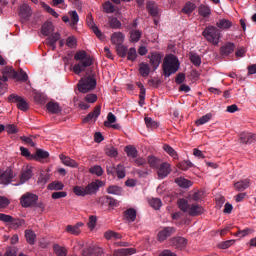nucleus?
<instances>
[{
  "label": "nucleus",
  "instance_id": "f257e3e1",
  "mask_svg": "<svg viewBox=\"0 0 256 256\" xmlns=\"http://www.w3.org/2000/svg\"><path fill=\"white\" fill-rule=\"evenodd\" d=\"M74 60L78 61L73 66V72L75 75H81L84 71L87 70V67H91L93 65V56L87 54L85 50H79L74 55Z\"/></svg>",
  "mask_w": 256,
  "mask_h": 256
},
{
  "label": "nucleus",
  "instance_id": "f03ea898",
  "mask_svg": "<svg viewBox=\"0 0 256 256\" xmlns=\"http://www.w3.org/2000/svg\"><path fill=\"white\" fill-rule=\"evenodd\" d=\"M180 63L177 56L173 54L167 55L162 64V70L164 77H171V75H175L176 72L179 71Z\"/></svg>",
  "mask_w": 256,
  "mask_h": 256
},
{
  "label": "nucleus",
  "instance_id": "7ed1b4c3",
  "mask_svg": "<svg viewBox=\"0 0 256 256\" xmlns=\"http://www.w3.org/2000/svg\"><path fill=\"white\" fill-rule=\"evenodd\" d=\"M178 206L183 213H188L190 217H199V215H203V213H205V208H203V206L197 203L189 204L186 199H179Z\"/></svg>",
  "mask_w": 256,
  "mask_h": 256
},
{
  "label": "nucleus",
  "instance_id": "20e7f679",
  "mask_svg": "<svg viewBox=\"0 0 256 256\" xmlns=\"http://www.w3.org/2000/svg\"><path fill=\"white\" fill-rule=\"evenodd\" d=\"M202 36L208 43L219 45V41L221 40V30L213 25H209L203 30Z\"/></svg>",
  "mask_w": 256,
  "mask_h": 256
},
{
  "label": "nucleus",
  "instance_id": "39448f33",
  "mask_svg": "<svg viewBox=\"0 0 256 256\" xmlns=\"http://www.w3.org/2000/svg\"><path fill=\"white\" fill-rule=\"evenodd\" d=\"M95 87H97L95 75L82 78L78 83V91H80V93H89V91H93Z\"/></svg>",
  "mask_w": 256,
  "mask_h": 256
},
{
  "label": "nucleus",
  "instance_id": "423d86ee",
  "mask_svg": "<svg viewBox=\"0 0 256 256\" xmlns=\"http://www.w3.org/2000/svg\"><path fill=\"white\" fill-rule=\"evenodd\" d=\"M38 201L39 196L31 192H26L20 197V205L24 207V209H28L29 207H37Z\"/></svg>",
  "mask_w": 256,
  "mask_h": 256
},
{
  "label": "nucleus",
  "instance_id": "0eeeda50",
  "mask_svg": "<svg viewBox=\"0 0 256 256\" xmlns=\"http://www.w3.org/2000/svg\"><path fill=\"white\" fill-rule=\"evenodd\" d=\"M2 73H5L8 75V77H11L12 79H17V81H22L25 83V81L29 80V76L27 75V72L23 71V69H19V71H16L12 67H5L2 70Z\"/></svg>",
  "mask_w": 256,
  "mask_h": 256
},
{
  "label": "nucleus",
  "instance_id": "6e6552de",
  "mask_svg": "<svg viewBox=\"0 0 256 256\" xmlns=\"http://www.w3.org/2000/svg\"><path fill=\"white\" fill-rule=\"evenodd\" d=\"M0 221H3V223H11L12 229H19V227H23V225H25V220L14 218L7 214H0Z\"/></svg>",
  "mask_w": 256,
  "mask_h": 256
},
{
  "label": "nucleus",
  "instance_id": "1a4fd4ad",
  "mask_svg": "<svg viewBox=\"0 0 256 256\" xmlns=\"http://www.w3.org/2000/svg\"><path fill=\"white\" fill-rule=\"evenodd\" d=\"M8 101H10V103H16L17 109L20 111H29V103L17 94H11L8 97Z\"/></svg>",
  "mask_w": 256,
  "mask_h": 256
},
{
  "label": "nucleus",
  "instance_id": "9d476101",
  "mask_svg": "<svg viewBox=\"0 0 256 256\" xmlns=\"http://www.w3.org/2000/svg\"><path fill=\"white\" fill-rule=\"evenodd\" d=\"M148 59H150V65L153 71H157V69H159V65H161L163 55L159 52H151L150 55H148Z\"/></svg>",
  "mask_w": 256,
  "mask_h": 256
},
{
  "label": "nucleus",
  "instance_id": "9b49d317",
  "mask_svg": "<svg viewBox=\"0 0 256 256\" xmlns=\"http://www.w3.org/2000/svg\"><path fill=\"white\" fill-rule=\"evenodd\" d=\"M13 170L11 168H7L5 171L0 170V183L3 185H9L13 181Z\"/></svg>",
  "mask_w": 256,
  "mask_h": 256
},
{
  "label": "nucleus",
  "instance_id": "f8f14e48",
  "mask_svg": "<svg viewBox=\"0 0 256 256\" xmlns=\"http://www.w3.org/2000/svg\"><path fill=\"white\" fill-rule=\"evenodd\" d=\"M157 169L158 179H165L171 173V165L167 162H163Z\"/></svg>",
  "mask_w": 256,
  "mask_h": 256
},
{
  "label": "nucleus",
  "instance_id": "ddd939ff",
  "mask_svg": "<svg viewBox=\"0 0 256 256\" xmlns=\"http://www.w3.org/2000/svg\"><path fill=\"white\" fill-rule=\"evenodd\" d=\"M86 24L88 25V27H90V29H92L93 33H95L98 39H103V33H101V30H99L97 25H95V21L93 20L92 14L87 15Z\"/></svg>",
  "mask_w": 256,
  "mask_h": 256
},
{
  "label": "nucleus",
  "instance_id": "4468645a",
  "mask_svg": "<svg viewBox=\"0 0 256 256\" xmlns=\"http://www.w3.org/2000/svg\"><path fill=\"white\" fill-rule=\"evenodd\" d=\"M19 17L22 23H26L31 17V7L27 4H23L19 8Z\"/></svg>",
  "mask_w": 256,
  "mask_h": 256
},
{
  "label": "nucleus",
  "instance_id": "2eb2a0df",
  "mask_svg": "<svg viewBox=\"0 0 256 256\" xmlns=\"http://www.w3.org/2000/svg\"><path fill=\"white\" fill-rule=\"evenodd\" d=\"M105 185V182L101 180H96L86 186V193L87 195H94V193H97L100 187H103Z\"/></svg>",
  "mask_w": 256,
  "mask_h": 256
},
{
  "label": "nucleus",
  "instance_id": "dca6fc26",
  "mask_svg": "<svg viewBox=\"0 0 256 256\" xmlns=\"http://www.w3.org/2000/svg\"><path fill=\"white\" fill-rule=\"evenodd\" d=\"M240 143H243V145H251V143H255L256 141V134H253L251 132H243L240 134Z\"/></svg>",
  "mask_w": 256,
  "mask_h": 256
},
{
  "label": "nucleus",
  "instance_id": "f3484780",
  "mask_svg": "<svg viewBox=\"0 0 256 256\" xmlns=\"http://www.w3.org/2000/svg\"><path fill=\"white\" fill-rule=\"evenodd\" d=\"M83 256H101L103 255V248L97 246H90L82 251Z\"/></svg>",
  "mask_w": 256,
  "mask_h": 256
},
{
  "label": "nucleus",
  "instance_id": "a211bd4d",
  "mask_svg": "<svg viewBox=\"0 0 256 256\" xmlns=\"http://www.w3.org/2000/svg\"><path fill=\"white\" fill-rule=\"evenodd\" d=\"M175 233V228L165 227L158 233V241L163 243L168 237H171Z\"/></svg>",
  "mask_w": 256,
  "mask_h": 256
},
{
  "label": "nucleus",
  "instance_id": "6ab92c4d",
  "mask_svg": "<svg viewBox=\"0 0 256 256\" xmlns=\"http://www.w3.org/2000/svg\"><path fill=\"white\" fill-rule=\"evenodd\" d=\"M101 115V105L95 106L94 110L90 112L84 119L83 123H89L90 121H97Z\"/></svg>",
  "mask_w": 256,
  "mask_h": 256
},
{
  "label": "nucleus",
  "instance_id": "aec40b11",
  "mask_svg": "<svg viewBox=\"0 0 256 256\" xmlns=\"http://www.w3.org/2000/svg\"><path fill=\"white\" fill-rule=\"evenodd\" d=\"M61 39V34L59 32L53 33L46 39V45L52 48V51L57 49V41Z\"/></svg>",
  "mask_w": 256,
  "mask_h": 256
},
{
  "label": "nucleus",
  "instance_id": "412c9836",
  "mask_svg": "<svg viewBox=\"0 0 256 256\" xmlns=\"http://www.w3.org/2000/svg\"><path fill=\"white\" fill-rule=\"evenodd\" d=\"M170 244L173 247H176V249H183L184 247H187V239L181 236L174 237L170 240Z\"/></svg>",
  "mask_w": 256,
  "mask_h": 256
},
{
  "label": "nucleus",
  "instance_id": "4be33fe9",
  "mask_svg": "<svg viewBox=\"0 0 256 256\" xmlns=\"http://www.w3.org/2000/svg\"><path fill=\"white\" fill-rule=\"evenodd\" d=\"M216 27L221 31H227L233 27V22L229 19L222 18L216 22Z\"/></svg>",
  "mask_w": 256,
  "mask_h": 256
},
{
  "label": "nucleus",
  "instance_id": "5701e85b",
  "mask_svg": "<svg viewBox=\"0 0 256 256\" xmlns=\"http://www.w3.org/2000/svg\"><path fill=\"white\" fill-rule=\"evenodd\" d=\"M235 51V43L233 42H227L224 46L220 48V55L223 57H227L231 55Z\"/></svg>",
  "mask_w": 256,
  "mask_h": 256
},
{
  "label": "nucleus",
  "instance_id": "b1692460",
  "mask_svg": "<svg viewBox=\"0 0 256 256\" xmlns=\"http://www.w3.org/2000/svg\"><path fill=\"white\" fill-rule=\"evenodd\" d=\"M31 177H33V171L31 170V168L22 170V172L20 174L19 183L15 184V185H24V183H27V181H29V179H31Z\"/></svg>",
  "mask_w": 256,
  "mask_h": 256
},
{
  "label": "nucleus",
  "instance_id": "393cba45",
  "mask_svg": "<svg viewBox=\"0 0 256 256\" xmlns=\"http://www.w3.org/2000/svg\"><path fill=\"white\" fill-rule=\"evenodd\" d=\"M59 157H60V161H62L63 165H66V167H73V168L79 167V164L77 163V161L71 159L69 156L60 154Z\"/></svg>",
  "mask_w": 256,
  "mask_h": 256
},
{
  "label": "nucleus",
  "instance_id": "a878e982",
  "mask_svg": "<svg viewBox=\"0 0 256 256\" xmlns=\"http://www.w3.org/2000/svg\"><path fill=\"white\" fill-rule=\"evenodd\" d=\"M198 14L200 15V17H203L204 19L211 17V7L205 4H201L198 7Z\"/></svg>",
  "mask_w": 256,
  "mask_h": 256
},
{
  "label": "nucleus",
  "instance_id": "bb28decb",
  "mask_svg": "<svg viewBox=\"0 0 256 256\" xmlns=\"http://www.w3.org/2000/svg\"><path fill=\"white\" fill-rule=\"evenodd\" d=\"M175 183H177L178 187H181L182 189H189V187L193 186V182L191 180L185 179L184 177L176 178Z\"/></svg>",
  "mask_w": 256,
  "mask_h": 256
},
{
  "label": "nucleus",
  "instance_id": "cd10ccee",
  "mask_svg": "<svg viewBox=\"0 0 256 256\" xmlns=\"http://www.w3.org/2000/svg\"><path fill=\"white\" fill-rule=\"evenodd\" d=\"M125 41V35L121 32H115L111 35V43L113 45H121Z\"/></svg>",
  "mask_w": 256,
  "mask_h": 256
},
{
  "label": "nucleus",
  "instance_id": "c85d7f7f",
  "mask_svg": "<svg viewBox=\"0 0 256 256\" xmlns=\"http://www.w3.org/2000/svg\"><path fill=\"white\" fill-rule=\"evenodd\" d=\"M137 250L135 248H121L114 252L115 256H128V255H135Z\"/></svg>",
  "mask_w": 256,
  "mask_h": 256
},
{
  "label": "nucleus",
  "instance_id": "c756f323",
  "mask_svg": "<svg viewBox=\"0 0 256 256\" xmlns=\"http://www.w3.org/2000/svg\"><path fill=\"white\" fill-rule=\"evenodd\" d=\"M124 217L129 223H133L135 222V219H137V211L134 208H129L124 211Z\"/></svg>",
  "mask_w": 256,
  "mask_h": 256
},
{
  "label": "nucleus",
  "instance_id": "7c9ffc66",
  "mask_svg": "<svg viewBox=\"0 0 256 256\" xmlns=\"http://www.w3.org/2000/svg\"><path fill=\"white\" fill-rule=\"evenodd\" d=\"M249 185H251V181L249 179H244L242 181H238L234 184L236 191H245V189H249Z\"/></svg>",
  "mask_w": 256,
  "mask_h": 256
},
{
  "label": "nucleus",
  "instance_id": "2f4dec72",
  "mask_svg": "<svg viewBox=\"0 0 256 256\" xmlns=\"http://www.w3.org/2000/svg\"><path fill=\"white\" fill-rule=\"evenodd\" d=\"M142 35H143V32H141L140 30L131 29L130 30V41H131V43H139Z\"/></svg>",
  "mask_w": 256,
  "mask_h": 256
},
{
  "label": "nucleus",
  "instance_id": "473e14b6",
  "mask_svg": "<svg viewBox=\"0 0 256 256\" xmlns=\"http://www.w3.org/2000/svg\"><path fill=\"white\" fill-rule=\"evenodd\" d=\"M195 9H197V5L191 1H188L185 3L181 11L184 13V15H191Z\"/></svg>",
  "mask_w": 256,
  "mask_h": 256
},
{
  "label": "nucleus",
  "instance_id": "72a5a7b5",
  "mask_svg": "<svg viewBox=\"0 0 256 256\" xmlns=\"http://www.w3.org/2000/svg\"><path fill=\"white\" fill-rule=\"evenodd\" d=\"M46 108L48 109L49 113H53L54 115L61 113V106H59V103L57 102H48Z\"/></svg>",
  "mask_w": 256,
  "mask_h": 256
},
{
  "label": "nucleus",
  "instance_id": "f704fd0d",
  "mask_svg": "<svg viewBox=\"0 0 256 256\" xmlns=\"http://www.w3.org/2000/svg\"><path fill=\"white\" fill-rule=\"evenodd\" d=\"M124 151L127 154V157H131L132 159H137V156L139 155V151H137V148L133 145L126 146Z\"/></svg>",
  "mask_w": 256,
  "mask_h": 256
},
{
  "label": "nucleus",
  "instance_id": "c9c22d12",
  "mask_svg": "<svg viewBox=\"0 0 256 256\" xmlns=\"http://www.w3.org/2000/svg\"><path fill=\"white\" fill-rule=\"evenodd\" d=\"M139 73L142 77H149V73H151V67L149 64L142 62L139 64Z\"/></svg>",
  "mask_w": 256,
  "mask_h": 256
},
{
  "label": "nucleus",
  "instance_id": "e433bc0d",
  "mask_svg": "<svg viewBox=\"0 0 256 256\" xmlns=\"http://www.w3.org/2000/svg\"><path fill=\"white\" fill-rule=\"evenodd\" d=\"M147 11L152 17H157V15H159V8L157 7V4H155V2L147 3Z\"/></svg>",
  "mask_w": 256,
  "mask_h": 256
},
{
  "label": "nucleus",
  "instance_id": "4c0bfd02",
  "mask_svg": "<svg viewBox=\"0 0 256 256\" xmlns=\"http://www.w3.org/2000/svg\"><path fill=\"white\" fill-rule=\"evenodd\" d=\"M148 165L152 168V169H157L162 163H161V159L150 155L148 156Z\"/></svg>",
  "mask_w": 256,
  "mask_h": 256
},
{
  "label": "nucleus",
  "instance_id": "58836bf2",
  "mask_svg": "<svg viewBox=\"0 0 256 256\" xmlns=\"http://www.w3.org/2000/svg\"><path fill=\"white\" fill-rule=\"evenodd\" d=\"M41 33H42V35H44L45 37H48V35H51V33H53V23H51V22H45V23L42 25Z\"/></svg>",
  "mask_w": 256,
  "mask_h": 256
},
{
  "label": "nucleus",
  "instance_id": "ea45409f",
  "mask_svg": "<svg viewBox=\"0 0 256 256\" xmlns=\"http://www.w3.org/2000/svg\"><path fill=\"white\" fill-rule=\"evenodd\" d=\"M53 251L56 256H66L67 255V248H65L59 244L53 245Z\"/></svg>",
  "mask_w": 256,
  "mask_h": 256
},
{
  "label": "nucleus",
  "instance_id": "a19ab883",
  "mask_svg": "<svg viewBox=\"0 0 256 256\" xmlns=\"http://www.w3.org/2000/svg\"><path fill=\"white\" fill-rule=\"evenodd\" d=\"M25 237L29 245H35V239H37V236L35 235V232H33V230H26Z\"/></svg>",
  "mask_w": 256,
  "mask_h": 256
},
{
  "label": "nucleus",
  "instance_id": "79ce46f5",
  "mask_svg": "<svg viewBox=\"0 0 256 256\" xmlns=\"http://www.w3.org/2000/svg\"><path fill=\"white\" fill-rule=\"evenodd\" d=\"M107 193H109L110 195H121L123 193V188L112 185L107 188Z\"/></svg>",
  "mask_w": 256,
  "mask_h": 256
},
{
  "label": "nucleus",
  "instance_id": "37998d69",
  "mask_svg": "<svg viewBox=\"0 0 256 256\" xmlns=\"http://www.w3.org/2000/svg\"><path fill=\"white\" fill-rule=\"evenodd\" d=\"M163 149L170 157H173L174 159H179V155L177 154V151L173 149V147L169 146L168 144H164Z\"/></svg>",
  "mask_w": 256,
  "mask_h": 256
},
{
  "label": "nucleus",
  "instance_id": "c03bdc74",
  "mask_svg": "<svg viewBox=\"0 0 256 256\" xmlns=\"http://www.w3.org/2000/svg\"><path fill=\"white\" fill-rule=\"evenodd\" d=\"M63 187H65V185L59 181H54L48 185L50 191H62Z\"/></svg>",
  "mask_w": 256,
  "mask_h": 256
},
{
  "label": "nucleus",
  "instance_id": "a18cd8bd",
  "mask_svg": "<svg viewBox=\"0 0 256 256\" xmlns=\"http://www.w3.org/2000/svg\"><path fill=\"white\" fill-rule=\"evenodd\" d=\"M144 121L149 129H157L159 127V122L153 120L151 117H145Z\"/></svg>",
  "mask_w": 256,
  "mask_h": 256
},
{
  "label": "nucleus",
  "instance_id": "49530a36",
  "mask_svg": "<svg viewBox=\"0 0 256 256\" xmlns=\"http://www.w3.org/2000/svg\"><path fill=\"white\" fill-rule=\"evenodd\" d=\"M116 51L119 55V57H122L123 59H125V57H127V46L123 45V44H118L116 47Z\"/></svg>",
  "mask_w": 256,
  "mask_h": 256
},
{
  "label": "nucleus",
  "instance_id": "de8ad7c7",
  "mask_svg": "<svg viewBox=\"0 0 256 256\" xmlns=\"http://www.w3.org/2000/svg\"><path fill=\"white\" fill-rule=\"evenodd\" d=\"M190 61L195 65V67L201 66V56H199L197 53H190Z\"/></svg>",
  "mask_w": 256,
  "mask_h": 256
},
{
  "label": "nucleus",
  "instance_id": "09e8293b",
  "mask_svg": "<svg viewBox=\"0 0 256 256\" xmlns=\"http://www.w3.org/2000/svg\"><path fill=\"white\" fill-rule=\"evenodd\" d=\"M212 117L213 115H211V113H208L202 116L201 118H199L198 120H196V125L198 126L205 125V123H209V121H211Z\"/></svg>",
  "mask_w": 256,
  "mask_h": 256
},
{
  "label": "nucleus",
  "instance_id": "8fccbe9b",
  "mask_svg": "<svg viewBox=\"0 0 256 256\" xmlns=\"http://www.w3.org/2000/svg\"><path fill=\"white\" fill-rule=\"evenodd\" d=\"M89 173H91V175H97V177H101V175H103L104 171L101 166L95 165L89 169Z\"/></svg>",
  "mask_w": 256,
  "mask_h": 256
},
{
  "label": "nucleus",
  "instance_id": "3c124183",
  "mask_svg": "<svg viewBox=\"0 0 256 256\" xmlns=\"http://www.w3.org/2000/svg\"><path fill=\"white\" fill-rule=\"evenodd\" d=\"M73 192L75 193V195H77V197H85V195H88L87 189L82 186H75L73 188Z\"/></svg>",
  "mask_w": 256,
  "mask_h": 256
},
{
  "label": "nucleus",
  "instance_id": "603ef678",
  "mask_svg": "<svg viewBox=\"0 0 256 256\" xmlns=\"http://www.w3.org/2000/svg\"><path fill=\"white\" fill-rule=\"evenodd\" d=\"M41 7L44 8L49 13V15H52V17H55L56 19L59 17V14L55 12V9L51 8V6L45 2H41Z\"/></svg>",
  "mask_w": 256,
  "mask_h": 256
},
{
  "label": "nucleus",
  "instance_id": "864d4df0",
  "mask_svg": "<svg viewBox=\"0 0 256 256\" xmlns=\"http://www.w3.org/2000/svg\"><path fill=\"white\" fill-rule=\"evenodd\" d=\"M103 11H104V13L111 14L115 11V5H113V3H111V1H106L103 4Z\"/></svg>",
  "mask_w": 256,
  "mask_h": 256
},
{
  "label": "nucleus",
  "instance_id": "5fc2aeb1",
  "mask_svg": "<svg viewBox=\"0 0 256 256\" xmlns=\"http://www.w3.org/2000/svg\"><path fill=\"white\" fill-rule=\"evenodd\" d=\"M116 175L118 179H125V166L118 164L116 167Z\"/></svg>",
  "mask_w": 256,
  "mask_h": 256
},
{
  "label": "nucleus",
  "instance_id": "6e6d98bb",
  "mask_svg": "<svg viewBox=\"0 0 256 256\" xmlns=\"http://www.w3.org/2000/svg\"><path fill=\"white\" fill-rule=\"evenodd\" d=\"M127 59L128 61H135V59H137V49H135V47L130 48L127 51Z\"/></svg>",
  "mask_w": 256,
  "mask_h": 256
},
{
  "label": "nucleus",
  "instance_id": "4d7b16f0",
  "mask_svg": "<svg viewBox=\"0 0 256 256\" xmlns=\"http://www.w3.org/2000/svg\"><path fill=\"white\" fill-rule=\"evenodd\" d=\"M117 121V117L112 112L108 113L107 115V121L104 122V125L106 127H111L112 123H115Z\"/></svg>",
  "mask_w": 256,
  "mask_h": 256
},
{
  "label": "nucleus",
  "instance_id": "13d9d810",
  "mask_svg": "<svg viewBox=\"0 0 256 256\" xmlns=\"http://www.w3.org/2000/svg\"><path fill=\"white\" fill-rule=\"evenodd\" d=\"M179 169H181L182 171H187L188 169H191V167H193V164L191 161L186 160V161H182L178 164Z\"/></svg>",
  "mask_w": 256,
  "mask_h": 256
},
{
  "label": "nucleus",
  "instance_id": "bf43d9fd",
  "mask_svg": "<svg viewBox=\"0 0 256 256\" xmlns=\"http://www.w3.org/2000/svg\"><path fill=\"white\" fill-rule=\"evenodd\" d=\"M149 204L151 205V207H153V209H161V206L163 205L161 199L159 198H152L149 201Z\"/></svg>",
  "mask_w": 256,
  "mask_h": 256
},
{
  "label": "nucleus",
  "instance_id": "052dcab7",
  "mask_svg": "<svg viewBox=\"0 0 256 256\" xmlns=\"http://www.w3.org/2000/svg\"><path fill=\"white\" fill-rule=\"evenodd\" d=\"M66 231L70 233V235H79L81 233V229H78L76 225H68Z\"/></svg>",
  "mask_w": 256,
  "mask_h": 256
},
{
  "label": "nucleus",
  "instance_id": "680f3d73",
  "mask_svg": "<svg viewBox=\"0 0 256 256\" xmlns=\"http://www.w3.org/2000/svg\"><path fill=\"white\" fill-rule=\"evenodd\" d=\"M109 25L112 29H121V21L115 17L110 18Z\"/></svg>",
  "mask_w": 256,
  "mask_h": 256
},
{
  "label": "nucleus",
  "instance_id": "e2e57ef3",
  "mask_svg": "<svg viewBox=\"0 0 256 256\" xmlns=\"http://www.w3.org/2000/svg\"><path fill=\"white\" fill-rule=\"evenodd\" d=\"M11 205L9 198L5 196H0V209H7Z\"/></svg>",
  "mask_w": 256,
  "mask_h": 256
},
{
  "label": "nucleus",
  "instance_id": "0e129e2a",
  "mask_svg": "<svg viewBox=\"0 0 256 256\" xmlns=\"http://www.w3.org/2000/svg\"><path fill=\"white\" fill-rule=\"evenodd\" d=\"M232 245H235V240H227L221 242L218 244V247L219 249H229V247H232Z\"/></svg>",
  "mask_w": 256,
  "mask_h": 256
},
{
  "label": "nucleus",
  "instance_id": "69168bd1",
  "mask_svg": "<svg viewBox=\"0 0 256 256\" xmlns=\"http://www.w3.org/2000/svg\"><path fill=\"white\" fill-rule=\"evenodd\" d=\"M67 47H70V49H73L74 47H77V38L75 36H70L66 40Z\"/></svg>",
  "mask_w": 256,
  "mask_h": 256
},
{
  "label": "nucleus",
  "instance_id": "338daca9",
  "mask_svg": "<svg viewBox=\"0 0 256 256\" xmlns=\"http://www.w3.org/2000/svg\"><path fill=\"white\" fill-rule=\"evenodd\" d=\"M36 157H37V159H47V158H49V153L43 149H37Z\"/></svg>",
  "mask_w": 256,
  "mask_h": 256
},
{
  "label": "nucleus",
  "instance_id": "774afa93",
  "mask_svg": "<svg viewBox=\"0 0 256 256\" xmlns=\"http://www.w3.org/2000/svg\"><path fill=\"white\" fill-rule=\"evenodd\" d=\"M89 229L93 230L95 227H97V216H90L89 221L87 223Z\"/></svg>",
  "mask_w": 256,
  "mask_h": 256
}]
</instances>
